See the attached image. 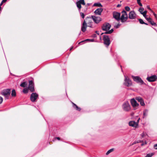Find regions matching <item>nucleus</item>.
Here are the masks:
<instances>
[{
	"label": "nucleus",
	"instance_id": "f257e3e1",
	"mask_svg": "<svg viewBox=\"0 0 157 157\" xmlns=\"http://www.w3.org/2000/svg\"><path fill=\"white\" fill-rule=\"evenodd\" d=\"M111 27V25L108 23H105L103 24V25L102 28L103 30L106 31V32L104 33L105 34H111L113 31V29H111L110 30L108 31L109 30ZM104 33H102L101 35L104 34Z\"/></svg>",
	"mask_w": 157,
	"mask_h": 157
},
{
	"label": "nucleus",
	"instance_id": "f03ea898",
	"mask_svg": "<svg viewBox=\"0 0 157 157\" xmlns=\"http://www.w3.org/2000/svg\"><path fill=\"white\" fill-rule=\"evenodd\" d=\"M121 16L120 17V20L122 22H126L128 18V14L126 11L123 10L121 12Z\"/></svg>",
	"mask_w": 157,
	"mask_h": 157
},
{
	"label": "nucleus",
	"instance_id": "7ed1b4c3",
	"mask_svg": "<svg viewBox=\"0 0 157 157\" xmlns=\"http://www.w3.org/2000/svg\"><path fill=\"white\" fill-rule=\"evenodd\" d=\"M123 110L125 112H128L131 110V106L129 102L126 101L124 102L122 106Z\"/></svg>",
	"mask_w": 157,
	"mask_h": 157
},
{
	"label": "nucleus",
	"instance_id": "20e7f679",
	"mask_svg": "<svg viewBox=\"0 0 157 157\" xmlns=\"http://www.w3.org/2000/svg\"><path fill=\"white\" fill-rule=\"evenodd\" d=\"M83 22H85L86 24V25H88V26L91 28L93 27V22L92 17H87L84 20Z\"/></svg>",
	"mask_w": 157,
	"mask_h": 157
},
{
	"label": "nucleus",
	"instance_id": "39448f33",
	"mask_svg": "<svg viewBox=\"0 0 157 157\" xmlns=\"http://www.w3.org/2000/svg\"><path fill=\"white\" fill-rule=\"evenodd\" d=\"M10 90L9 89H5L3 90L2 92V94L4 96L5 98L8 99L10 95Z\"/></svg>",
	"mask_w": 157,
	"mask_h": 157
},
{
	"label": "nucleus",
	"instance_id": "423d86ee",
	"mask_svg": "<svg viewBox=\"0 0 157 157\" xmlns=\"http://www.w3.org/2000/svg\"><path fill=\"white\" fill-rule=\"evenodd\" d=\"M130 102L132 105L134 109H137L138 108L139 104L137 103L136 101L134 99L132 98L131 99Z\"/></svg>",
	"mask_w": 157,
	"mask_h": 157
},
{
	"label": "nucleus",
	"instance_id": "0eeeda50",
	"mask_svg": "<svg viewBox=\"0 0 157 157\" xmlns=\"http://www.w3.org/2000/svg\"><path fill=\"white\" fill-rule=\"evenodd\" d=\"M76 4L79 11H80L82 8L81 4L85 5V3L84 0H79L76 2Z\"/></svg>",
	"mask_w": 157,
	"mask_h": 157
},
{
	"label": "nucleus",
	"instance_id": "6e6552de",
	"mask_svg": "<svg viewBox=\"0 0 157 157\" xmlns=\"http://www.w3.org/2000/svg\"><path fill=\"white\" fill-rule=\"evenodd\" d=\"M103 40L105 44L107 46H109L110 44V39L108 36L106 35H104Z\"/></svg>",
	"mask_w": 157,
	"mask_h": 157
},
{
	"label": "nucleus",
	"instance_id": "1a4fd4ad",
	"mask_svg": "<svg viewBox=\"0 0 157 157\" xmlns=\"http://www.w3.org/2000/svg\"><path fill=\"white\" fill-rule=\"evenodd\" d=\"M28 88L31 92H33L35 91L34 84L32 80H30L29 81Z\"/></svg>",
	"mask_w": 157,
	"mask_h": 157
},
{
	"label": "nucleus",
	"instance_id": "9d476101",
	"mask_svg": "<svg viewBox=\"0 0 157 157\" xmlns=\"http://www.w3.org/2000/svg\"><path fill=\"white\" fill-rule=\"evenodd\" d=\"M38 97V95L36 93H33L31 95L30 99L32 102H34L36 101Z\"/></svg>",
	"mask_w": 157,
	"mask_h": 157
},
{
	"label": "nucleus",
	"instance_id": "9b49d317",
	"mask_svg": "<svg viewBox=\"0 0 157 157\" xmlns=\"http://www.w3.org/2000/svg\"><path fill=\"white\" fill-rule=\"evenodd\" d=\"M136 15L133 11H131L128 14L129 18L130 19H134L136 18Z\"/></svg>",
	"mask_w": 157,
	"mask_h": 157
},
{
	"label": "nucleus",
	"instance_id": "f8f14e48",
	"mask_svg": "<svg viewBox=\"0 0 157 157\" xmlns=\"http://www.w3.org/2000/svg\"><path fill=\"white\" fill-rule=\"evenodd\" d=\"M132 77L135 81L140 83L141 84H143L144 82L140 77L138 76H132Z\"/></svg>",
	"mask_w": 157,
	"mask_h": 157
},
{
	"label": "nucleus",
	"instance_id": "ddd939ff",
	"mask_svg": "<svg viewBox=\"0 0 157 157\" xmlns=\"http://www.w3.org/2000/svg\"><path fill=\"white\" fill-rule=\"evenodd\" d=\"M125 79H124V85L127 86H129L132 85V82L128 77L125 76Z\"/></svg>",
	"mask_w": 157,
	"mask_h": 157
},
{
	"label": "nucleus",
	"instance_id": "4468645a",
	"mask_svg": "<svg viewBox=\"0 0 157 157\" xmlns=\"http://www.w3.org/2000/svg\"><path fill=\"white\" fill-rule=\"evenodd\" d=\"M147 79L149 82H155L157 79V76L155 75H153L148 77Z\"/></svg>",
	"mask_w": 157,
	"mask_h": 157
},
{
	"label": "nucleus",
	"instance_id": "2eb2a0df",
	"mask_svg": "<svg viewBox=\"0 0 157 157\" xmlns=\"http://www.w3.org/2000/svg\"><path fill=\"white\" fill-rule=\"evenodd\" d=\"M113 17L117 20L118 21L120 20V13H119L114 12L113 13Z\"/></svg>",
	"mask_w": 157,
	"mask_h": 157
},
{
	"label": "nucleus",
	"instance_id": "dca6fc26",
	"mask_svg": "<svg viewBox=\"0 0 157 157\" xmlns=\"http://www.w3.org/2000/svg\"><path fill=\"white\" fill-rule=\"evenodd\" d=\"M129 125L133 128H137L138 127V123H136L134 121H131L129 122Z\"/></svg>",
	"mask_w": 157,
	"mask_h": 157
},
{
	"label": "nucleus",
	"instance_id": "f3484780",
	"mask_svg": "<svg viewBox=\"0 0 157 157\" xmlns=\"http://www.w3.org/2000/svg\"><path fill=\"white\" fill-rule=\"evenodd\" d=\"M92 18L94 21L96 23H98L101 21V18L99 17H96L95 16H92Z\"/></svg>",
	"mask_w": 157,
	"mask_h": 157
},
{
	"label": "nucleus",
	"instance_id": "a211bd4d",
	"mask_svg": "<svg viewBox=\"0 0 157 157\" xmlns=\"http://www.w3.org/2000/svg\"><path fill=\"white\" fill-rule=\"evenodd\" d=\"M136 99L140 103V104L142 106L145 105V104L144 100L141 97H137L136 98Z\"/></svg>",
	"mask_w": 157,
	"mask_h": 157
},
{
	"label": "nucleus",
	"instance_id": "6ab92c4d",
	"mask_svg": "<svg viewBox=\"0 0 157 157\" xmlns=\"http://www.w3.org/2000/svg\"><path fill=\"white\" fill-rule=\"evenodd\" d=\"M87 26L85 22H83L81 27V31L83 32H85L86 30V28Z\"/></svg>",
	"mask_w": 157,
	"mask_h": 157
},
{
	"label": "nucleus",
	"instance_id": "aec40b11",
	"mask_svg": "<svg viewBox=\"0 0 157 157\" xmlns=\"http://www.w3.org/2000/svg\"><path fill=\"white\" fill-rule=\"evenodd\" d=\"M103 10L102 8H99L95 10L94 13L96 15H100L101 14Z\"/></svg>",
	"mask_w": 157,
	"mask_h": 157
},
{
	"label": "nucleus",
	"instance_id": "412c9836",
	"mask_svg": "<svg viewBox=\"0 0 157 157\" xmlns=\"http://www.w3.org/2000/svg\"><path fill=\"white\" fill-rule=\"evenodd\" d=\"M28 83L27 82H22L20 85V86L23 87H25L27 85Z\"/></svg>",
	"mask_w": 157,
	"mask_h": 157
},
{
	"label": "nucleus",
	"instance_id": "4be33fe9",
	"mask_svg": "<svg viewBox=\"0 0 157 157\" xmlns=\"http://www.w3.org/2000/svg\"><path fill=\"white\" fill-rule=\"evenodd\" d=\"M73 107L75 108L77 110L79 111H80L81 109L80 108H79L75 104L73 103Z\"/></svg>",
	"mask_w": 157,
	"mask_h": 157
},
{
	"label": "nucleus",
	"instance_id": "5701e85b",
	"mask_svg": "<svg viewBox=\"0 0 157 157\" xmlns=\"http://www.w3.org/2000/svg\"><path fill=\"white\" fill-rule=\"evenodd\" d=\"M11 96L13 97H15L16 96V93L15 90H13L11 94Z\"/></svg>",
	"mask_w": 157,
	"mask_h": 157
},
{
	"label": "nucleus",
	"instance_id": "b1692460",
	"mask_svg": "<svg viewBox=\"0 0 157 157\" xmlns=\"http://www.w3.org/2000/svg\"><path fill=\"white\" fill-rule=\"evenodd\" d=\"M94 6H98L99 7H102V6L101 4L100 3H95L94 5Z\"/></svg>",
	"mask_w": 157,
	"mask_h": 157
},
{
	"label": "nucleus",
	"instance_id": "393cba45",
	"mask_svg": "<svg viewBox=\"0 0 157 157\" xmlns=\"http://www.w3.org/2000/svg\"><path fill=\"white\" fill-rule=\"evenodd\" d=\"M149 22L152 25H155V26L157 25L153 21H152L151 19L150 20V21Z\"/></svg>",
	"mask_w": 157,
	"mask_h": 157
},
{
	"label": "nucleus",
	"instance_id": "a878e982",
	"mask_svg": "<svg viewBox=\"0 0 157 157\" xmlns=\"http://www.w3.org/2000/svg\"><path fill=\"white\" fill-rule=\"evenodd\" d=\"M29 90L28 88H25L23 90V92L25 94L27 93L28 92Z\"/></svg>",
	"mask_w": 157,
	"mask_h": 157
},
{
	"label": "nucleus",
	"instance_id": "bb28decb",
	"mask_svg": "<svg viewBox=\"0 0 157 157\" xmlns=\"http://www.w3.org/2000/svg\"><path fill=\"white\" fill-rule=\"evenodd\" d=\"M113 151H114V149L113 148H112V149H110L109 150V151H107V152L106 153V155H109L110 153H111V152Z\"/></svg>",
	"mask_w": 157,
	"mask_h": 157
},
{
	"label": "nucleus",
	"instance_id": "cd10ccee",
	"mask_svg": "<svg viewBox=\"0 0 157 157\" xmlns=\"http://www.w3.org/2000/svg\"><path fill=\"white\" fill-rule=\"evenodd\" d=\"M147 12V11H145L143 12H141V14H142L144 17L146 16V13Z\"/></svg>",
	"mask_w": 157,
	"mask_h": 157
},
{
	"label": "nucleus",
	"instance_id": "c85d7f7f",
	"mask_svg": "<svg viewBox=\"0 0 157 157\" xmlns=\"http://www.w3.org/2000/svg\"><path fill=\"white\" fill-rule=\"evenodd\" d=\"M138 20L140 24H143L144 23V22L143 21V20L141 19H139Z\"/></svg>",
	"mask_w": 157,
	"mask_h": 157
},
{
	"label": "nucleus",
	"instance_id": "c756f323",
	"mask_svg": "<svg viewBox=\"0 0 157 157\" xmlns=\"http://www.w3.org/2000/svg\"><path fill=\"white\" fill-rule=\"evenodd\" d=\"M125 10L127 11H130V7L128 6H126L125 7Z\"/></svg>",
	"mask_w": 157,
	"mask_h": 157
},
{
	"label": "nucleus",
	"instance_id": "7c9ffc66",
	"mask_svg": "<svg viewBox=\"0 0 157 157\" xmlns=\"http://www.w3.org/2000/svg\"><path fill=\"white\" fill-rule=\"evenodd\" d=\"M147 110H145L143 112V115L144 116H146L147 114Z\"/></svg>",
	"mask_w": 157,
	"mask_h": 157
},
{
	"label": "nucleus",
	"instance_id": "2f4dec72",
	"mask_svg": "<svg viewBox=\"0 0 157 157\" xmlns=\"http://www.w3.org/2000/svg\"><path fill=\"white\" fill-rule=\"evenodd\" d=\"M144 10V9L143 8H140L139 9V11L140 12V13L141 14V12H143V11Z\"/></svg>",
	"mask_w": 157,
	"mask_h": 157
},
{
	"label": "nucleus",
	"instance_id": "473e14b6",
	"mask_svg": "<svg viewBox=\"0 0 157 157\" xmlns=\"http://www.w3.org/2000/svg\"><path fill=\"white\" fill-rule=\"evenodd\" d=\"M80 13L81 17L82 18H84L85 17V15L84 14V13L82 12H80Z\"/></svg>",
	"mask_w": 157,
	"mask_h": 157
},
{
	"label": "nucleus",
	"instance_id": "72a5a7b5",
	"mask_svg": "<svg viewBox=\"0 0 157 157\" xmlns=\"http://www.w3.org/2000/svg\"><path fill=\"white\" fill-rule=\"evenodd\" d=\"M87 10V6H86L84 8H83L82 10L84 12H86Z\"/></svg>",
	"mask_w": 157,
	"mask_h": 157
},
{
	"label": "nucleus",
	"instance_id": "f704fd0d",
	"mask_svg": "<svg viewBox=\"0 0 157 157\" xmlns=\"http://www.w3.org/2000/svg\"><path fill=\"white\" fill-rule=\"evenodd\" d=\"M144 17L148 22L151 19V18L150 17H147V16L145 17Z\"/></svg>",
	"mask_w": 157,
	"mask_h": 157
},
{
	"label": "nucleus",
	"instance_id": "c9c22d12",
	"mask_svg": "<svg viewBox=\"0 0 157 157\" xmlns=\"http://www.w3.org/2000/svg\"><path fill=\"white\" fill-rule=\"evenodd\" d=\"M154 148L155 149L157 150V144L154 145Z\"/></svg>",
	"mask_w": 157,
	"mask_h": 157
},
{
	"label": "nucleus",
	"instance_id": "e433bc0d",
	"mask_svg": "<svg viewBox=\"0 0 157 157\" xmlns=\"http://www.w3.org/2000/svg\"><path fill=\"white\" fill-rule=\"evenodd\" d=\"M2 101H3L2 98V97H0V104L2 103Z\"/></svg>",
	"mask_w": 157,
	"mask_h": 157
},
{
	"label": "nucleus",
	"instance_id": "4c0bfd02",
	"mask_svg": "<svg viewBox=\"0 0 157 157\" xmlns=\"http://www.w3.org/2000/svg\"><path fill=\"white\" fill-rule=\"evenodd\" d=\"M147 8L148 9H149V10H151V8H150V7H149V6H147Z\"/></svg>",
	"mask_w": 157,
	"mask_h": 157
},
{
	"label": "nucleus",
	"instance_id": "58836bf2",
	"mask_svg": "<svg viewBox=\"0 0 157 157\" xmlns=\"http://www.w3.org/2000/svg\"><path fill=\"white\" fill-rule=\"evenodd\" d=\"M138 4L140 6H142V5L141 2L139 3Z\"/></svg>",
	"mask_w": 157,
	"mask_h": 157
},
{
	"label": "nucleus",
	"instance_id": "ea45409f",
	"mask_svg": "<svg viewBox=\"0 0 157 157\" xmlns=\"http://www.w3.org/2000/svg\"><path fill=\"white\" fill-rule=\"evenodd\" d=\"M6 0H3L2 2V3H3L6 1Z\"/></svg>",
	"mask_w": 157,
	"mask_h": 157
},
{
	"label": "nucleus",
	"instance_id": "a19ab883",
	"mask_svg": "<svg viewBox=\"0 0 157 157\" xmlns=\"http://www.w3.org/2000/svg\"><path fill=\"white\" fill-rule=\"evenodd\" d=\"M140 118H139L138 120H137V122H136V123H138H138L139 122V121H140Z\"/></svg>",
	"mask_w": 157,
	"mask_h": 157
},
{
	"label": "nucleus",
	"instance_id": "79ce46f5",
	"mask_svg": "<svg viewBox=\"0 0 157 157\" xmlns=\"http://www.w3.org/2000/svg\"><path fill=\"white\" fill-rule=\"evenodd\" d=\"M137 3L140 2V0H137Z\"/></svg>",
	"mask_w": 157,
	"mask_h": 157
},
{
	"label": "nucleus",
	"instance_id": "37998d69",
	"mask_svg": "<svg viewBox=\"0 0 157 157\" xmlns=\"http://www.w3.org/2000/svg\"><path fill=\"white\" fill-rule=\"evenodd\" d=\"M56 138L58 140H60V138L59 137H57Z\"/></svg>",
	"mask_w": 157,
	"mask_h": 157
},
{
	"label": "nucleus",
	"instance_id": "c03bdc74",
	"mask_svg": "<svg viewBox=\"0 0 157 157\" xmlns=\"http://www.w3.org/2000/svg\"><path fill=\"white\" fill-rule=\"evenodd\" d=\"M88 40V39L82 41H81V42H80V43H79V44H80V43H81L82 42H84L85 41H86V40Z\"/></svg>",
	"mask_w": 157,
	"mask_h": 157
},
{
	"label": "nucleus",
	"instance_id": "a18cd8bd",
	"mask_svg": "<svg viewBox=\"0 0 157 157\" xmlns=\"http://www.w3.org/2000/svg\"><path fill=\"white\" fill-rule=\"evenodd\" d=\"M96 33L98 35H99V33H99V32H98V31H96Z\"/></svg>",
	"mask_w": 157,
	"mask_h": 157
},
{
	"label": "nucleus",
	"instance_id": "49530a36",
	"mask_svg": "<svg viewBox=\"0 0 157 157\" xmlns=\"http://www.w3.org/2000/svg\"><path fill=\"white\" fill-rule=\"evenodd\" d=\"M154 15L155 16V17L156 18V15L155 14V13H153Z\"/></svg>",
	"mask_w": 157,
	"mask_h": 157
},
{
	"label": "nucleus",
	"instance_id": "de8ad7c7",
	"mask_svg": "<svg viewBox=\"0 0 157 157\" xmlns=\"http://www.w3.org/2000/svg\"><path fill=\"white\" fill-rule=\"evenodd\" d=\"M141 136L142 137H143L144 135V133H143L141 134Z\"/></svg>",
	"mask_w": 157,
	"mask_h": 157
},
{
	"label": "nucleus",
	"instance_id": "09e8293b",
	"mask_svg": "<svg viewBox=\"0 0 157 157\" xmlns=\"http://www.w3.org/2000/svg\"><path fill=\"white\" fill-rule=\"evenodd\" d=\"M121 6V5H120L118 4V5H117V7H120Z\"/></svg>",
	"mask_w": 157,
	"mask_h": 157
},
{
	"label": "nucleus",
	"instance_id": "8fccbe9b",
	"mask_svg": "<svg viewBox=\"0 0 157 157\" xmlns=\"http://www.w3.org/2000/svg\"><path fill=\"white\" fill-rule=\"evenodd\" d=\"M119 26V25H117L116 26V28H118V27Z\"/></svg>",
	"mask_w": 157,
	"mask_h": 157
},
{
	"label": "nucleus",
	"instance_id": "3c124183",
	"mask_svg": "<svg viewBox=\"0 0 157 157\" xmlns=\"http://www.w3.org/2000/svg\"><path fill=\"white\" fill-rule=\"evenodd\" d=\"M90 3H88V4H87V5L88 6L90 5Z\"/></svg>",
	"mask_w": 157,
	"mask_h": 157
},
{
	"label": "nucleus",
	"instance_id": "603ef678",
	"mask_svg": "<svg viewBox=\"0 0 157 157\" xmlns=\"http://www.w3.org/2000/svg\"><path fill=\"white\" fill-rule=\"evenodd\" d=\"M144 24H145V25H148V24L147 23H146L145 22H144Z\"/></svg>",
	"mask_w": 157,
	"mask_h": 157
},
{
	"label": "nucleus",
	"instance_id": "864d4df0",
	"mask_svg": "<svg viewBox=\"0 0 157 157\" xmlns=\"http://www.w3.org/2000/svg\"><path fill=\"white\" fill-rule=\"evenodd\" d=\"M3 3H2V2H1V4H0V6H1Z\"/></svg>",
	"mask_w": 157,
	"mask_h": 157
},
{
	"label": "nucleus",
	"instance_id": "5fc2aeb1",
	"mask_svg": "<svg viewBox=\"0 0 157 157\" xmlns=\"http://www.w3.org/2000/svg\"><path fill=\"white\" fill-rule=\"evenodd\" d=\"M1 6H0V11L1 10Z\"/></svg>",
	"mask_w": 157,
	"mask_h": 157
},
{
	"label": "nucleus",
	"instance_id": "6e6d98bb",
	"mask_svg": "<svg viewBox=\"0 0 157 157\" xmlns=\"http://www.w3.org/2000/svg\"><path fill=\"white\" fill-rule=\"evenodd\" d=\"M72 48H73L72 47L70 49V50H71L72 49Z\"/></svg>",
	"mask_w": 157,
	"mask_h": 157
}]
</instances>
